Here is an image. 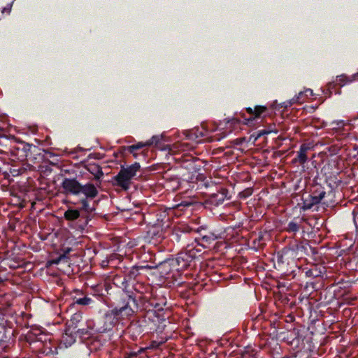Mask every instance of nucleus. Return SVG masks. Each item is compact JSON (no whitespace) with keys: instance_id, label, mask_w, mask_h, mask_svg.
Returning a JSON list of instances; mask_svg holds the SVG:
<instances>
[{"instance_id":"nucleus-1","label":"nucleus","mask_w":358,"mask_h":358,"mask_svg":"<svg viewBox=\"0 0 358 358\" xmlns=\"http://www.w3.org/2000/svg\"><path fill=\"white\" fill-rule=\"evenodd\" d=\"M194 255V252L191 250H189V253L181 252L178 254L176 259H169L161 264L162 273L168 274L171 270L180 271L187 268Z\"/></svg>"},{"instance_id":"nucleus-2","label":"nucleus","mask_w":358,"mask_h":358,"mask_svg":"<svg viewBox=\"0 0 358 358\" xmlns=\"http://www.w3.org/2000/svg\"><path fill=\"white\" fill-rule=\"evenodd\" d=\"M140 169L141 166L138 162H135L127 168H122L118 174L115 177L116 185L124 189H128L131 180L137 175Z\"/></svg>"},{"instance_id":"nucleus-3","label":"nucleus","mask_w":358,"mask_h":358,"mask_svg":"<svg viewBox=\"0 0 358 358\" xmlns=\"http://www.w3.org/2000/svg\"><path fill=\"white\" fill-rule=\"evenodd\" d=\"M80 185L81 184L74 178H65L62 183V187L65 193L78 195Z\"/></svg>"},{"instance_id":"nucleus-4","label":"nucleus","mask_w":358,"mask_h":358,"mask_svg":"<svg viewBox=\"0 0 358 358\" xmlns=\"http://www.w3.org/2000/svg\"><path fill=\"white\" fill-rule=\"evenodd\" d=\"M80 194H83L87 199H94L97 196L98 190L94 185L87 183L84 185H80Z\"/></svg>"},{"instance_id":"nucleus-5","label":"nucleus","mask_w":358,"mask_h":358,"mask_svg":"<svg viewBox=\"0 0 358 358\" xmlns=\"http://www.w3.org/2000/svg\"><path fill=\"white\" fill-rule=\"evenodd\" d=\"M310 147L306 144H302L299 151L297 152V157L293 159L294 163L299 162L300 164H304L308 160L307 152Z\"/></svg>"},{"instance_id":"nucleus-6","label":"nucleus","mask_w":358,"mask_h":358,"mask_svg":"<svg viewBox=\"0 0 358 358\" xmlns=\"http://www.w3.org/2000/svg\"><path fill=\"white\" fill-rule=\"evenodd\" d=\"M133 313L132 309L128 306L127 305L124 306L120 308H115L111 310V313L117 319L124 318V317H128L131 315Z\"/></svg>"},{"instance_id":"nucleus-7","label":"nucleus","mask_w":358,"mask_h":358,"mask_svg":"<svg viewBox=\"0 0 358 358\" xmlns=\"http://www.w3.org/2000/svg\"><path fill=\"white\" fill-rule=\"evenodd\" d=\"M305 95L306 96H311L313 95V90L310 89H306L303 92H300L297 96L292 100V101L289 102L288 104H286L285 107H287L288 105H292L293 103L296 102H303V100L302 99L303 96Z\"/></svg>"},{"instance_id":"nucleus-8","label":"nucleus","mask_w":358,"mask_h":358,"mask_svg":"<svg viewBox=\"0 0 358 358\" xmlns=\"http://www.w3.org/2000/svg\"><path fill=\"white\" fill-rule=\"evenodd\" d=\"M358 77V73L354 74L351 77H347L345 75H341L337 77L336 83L341 86H343L347 83H351Z\"/></svg>"},{"instance_id":"nucleus-9","label":"nucleus","mask_w":358,"mask_h":358,"mask_svg":"<svg viewBox=\"0 0 358 358\" xmlns=\"http://www.w3.org/2000/svg\"><path fill=\"white\" fill-rule=\"evenodd\" d=\"M80 213L78 210L69 209L64 213V217L67 220L73 221L78 219Z\"/></svg>"},{"instance_id":"nucleus-10","label":"nucleus","mask_w":358,"mask_h":358,"mask_svg":"<svg viewBox=\"0 0 358 358\" xmlns=\"http://www.w3.org/2000/svg\"><path fill=\"white\" fill-rule=\"evenodd\" d=\"M266 107L262 106H255V109L252 110V108H248L247 111L250 113H255V117L257 118L260 116L261 113H262L264 111H265Z\"/></svg>"},{"instance_id":"nucleus-11","label":"nucleus","mask_w":358,"mask_h":358,"mask_svg":"<svg viewBox=\"0 0 358 358\" xmlns=\"http://www.w3.org/2000/svg\"><path fill=\"white\" fill-rule=\"evenodd\" d=\"M148 146L147 145V141L145 143L139 142L137 144L132 145L128 148V150L129 152L132 153L134 157H137V155L135 153V151L138 149L142 148L143 147Z\"/></svg>"},{"instance_id":"nucleus-12","label":"nucleus","mask_w":358,"mask_h":358,"mask_svg":"<svg viewBox=\"0 0 358 358\" xmlns=\"http://www.w3.org/2000/svg\"><path fill=\"white\" fill-rule=\"evenodd\" d=\"M163 135H155L153 136L150 140L147 141V145L148 146L155 145L157 146L160 141L162 140Z\"/></svg>"},{"instance_id":"nucleus-13","label":"nucleus","mask_w":358,"mask_h":358,"mask_svg":"<svg viewBox=\"0 0 358 358\" xmlns=\"http://www.w3.org/2000/svg\"><path fill=\"white\" fill-rule=\"evenodd\" d=\"M345 125V123L343 120H336L333 121L330 126L331 127V129L335 131H339L344 129V127Z\"/></svg>"},{"instance_id":"nucleus-14","label":"nucleus","mask_w":358,"mask_h":358,"mask_svg":"<svg viewBox=\"0 0 358 358\" xmlns=\"http://www.w3.org/2000/svg\"><path fill=\"white\" fill-rule=\"evenodd\" d=\"M80 203L82 205V210L87 213H92L94 210V208L90 207L88 199L87 198L82 199L80 200Z\"/></svg>"},{"instance_id":"nucleus-15","label":"nucleus","mask_w":358,"mask_h":358,"mask_svg":"<svg viewBox=\"0 0 358 358\" xmlns=\"http://www.w3.org/2000/svg\"><path fill=\"white\" fill-rule=\"evenodd\" d=\"M92 302V299L88 296H84L83 298L77 299L75 301V303L82 306H87L91 304Z\"/></svg>"},{"instance_id":"nucleus-16","label":"nucleus","mask_w":358,"mask_h":358,"mask_svg":"<svg viewBox=\"0 0 358 358\" xmlns=\"http://www.w3.org/2000/svg\"><path fill=\"white\" fill-rule=\"evenodd\" d=\"M217 237L213 234H210L208 235H204L202 236V241L206 243H211L213 241H214Z\"/></svg>"},{"instance_id":"nucleus-17","label":"nucleus","mask_w":358,"mask_h":358,"mask_svg":"<svg viewBox=\"0 0 358 358\" xmlns=\"http://www.w3.org/2000/svg\"><path fill=\"white\" fill-rule=\"evenodd\" d=\"M299 229V225L294 222H290L287 226V230L291 232H296Z\"/></svg>"},{"instance_id":"nucleus-18","label":"nucleus","mask_w":358,"mask_h":358,"mask_svg":"<svg viewBox=\"0 0 358 358\" xmlns=\"http://www.w3.org/2000/svg\"><path fill=\"white\" fill-rule=\"evenodd\" d=\"M321 201V198H318L317 196H313L312 199V202L313 204L319 203Z\"/></svg>"},{"instance_id":"nucleus-19","label":"nucleus","mask_w":358,"mask_h":358,"mask_svg":"<svg viewBox=\"0 0 358 358\" xmlns=\"http://www.w3.org/2000/svg\"><path fill=\"white\" fill-rule=\"evenodd\" d=\"M184 145H185L184 143H180V144H176L174 146H175V148H176V149L180 148V149L184 150H185V148H183Z\"/></svg>"},{"instance_id":"nucleus-20","label":"nucleus","mask_w":358,"mask_h":358,"mask_svg":"<svg viewBox=\"0 0 358 358\" xmlns=\"http://www.w3.org/2000/svg\"><path fill=\"white\" fill-rule=\"evenodd\" d=\"M11 6H12V5H11V4L8 5V6H7V7H6V8H4L3 9V11H2V12L3 13V12H5V11H7L8 13H10V10H11Z\"/></svg>"},{"instance_id":"nucleus-21","label":"nucleus","mask_w":358,"mask_h":358,"mask_svg":"<svg viewBox=\"0 0 358 358\" xmlns=\"http://www.w3.org/2000/svg\"><path fill=\"white\" fill-rule=\"evenodd\" d=\"M325 196V192H322L320 193V194L317 196L318 198H321V201L322 200V199Z\"/></svg>"},{"instance_id":"nucleus-22","label":"nucleus","mask_w":358,"mask_h":358,"mask_svg":"<svg viewBox=\"0 0 358 358\" xmlns=\"http://www.w3.org/2000/svg\"><path fill=\"white\" fill-rule=\"evenodd\" d=\"M325 196V192H322L320 193V194L317 196L318 198H321V201L322 200V199Z\"/></svg>"},{"instance_id":"nucleus-23","label":"nucleus","mask_w":358,"mask_h":358,"mask_svg":"<svg viewBox=\"0 0 358 358\" xmlns=\"http://www.w3.org/2000/svg\"><path fill=\"white\" fill-rule=\"evenodd\" d=\"M80 317V315L79 314H75L73 315V319H75V320H79Z\"/></svg>"},{"instance_id":"nucleus-24","label":"nucleus","mask_w":358,"mask_h":358,"mask_svg":"<svg viewBox=\"0 0 358 358\" xmlns=\"http://www.w3.org/2000/svg\"><path fill=\"white\" fill-rule=\"evenodd\" d=\"M331 86H333V84L332 83H329V90L331 89Z\"/></svg>"}]
</instances>
